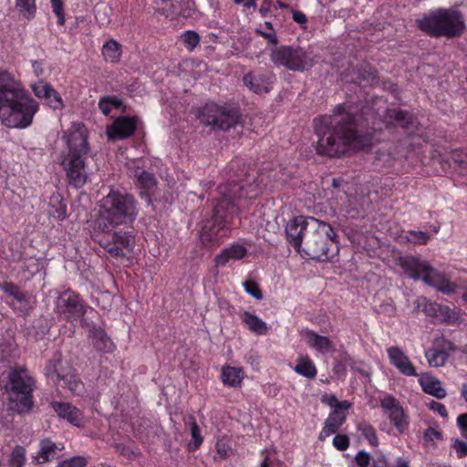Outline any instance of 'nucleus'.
Segmentation results:
<instances>
[{"label": "nucleus", "instance_id": "f257e3e1", "mask_svg": "<svg viewBox=\"0 0 467 467\" xmlns=\"http://www.w3.org/2000/svg\"><path fill=\"white\" fill-rule=\"evenodd\" d=\"M314 127L319 152L329 157L348 150H368L377 140V129L369 127L367 119H315Z\"/></svg>", "mask_w": 467, "mask_h": 467}, {"label": "nucleus", "instance_id": "f03ea898", "mask_svg": "<svg viewBox=\"0 0 467 467\" xmlns=\"http://www.w3.org/2000/svg\"><path fill=\"white\" fill-rule=\"evenodd\" d=\"M254 187L253 184L244 182L240 174L231 176L226 183L219 186L221 198L213 208L212 216L203 221L200 232L202 245L211 246L220 243V232L227 226L235 212V201L251 198L249 194Z\"/></svg>", "mask_w": 467, "mask_h": 467}, {"label": "nucleus", "instance_id": "7ed1b4c3", "mask_svg": "<svg viewBox=\"0 0 467 467\" xmlns=\"http://www.w3.org/2000/svg\"><path fill=\"white\" fill-rule=\"evenodd\" d=\"M66 148L59 153V163L70 186L80 189L88 182L87 159L89 154L88 130L80 121L72 122L64 132Z\"/></svg>", "mask_w": 467, "mask_h": 467}, {"label": "nucleus", "instance_id": "20e7f679", "mask_svg": "<svg viewBox=\"0 0 467 467\" xmlns=\"http://www.w3.org/2000/svg\"><path fill=\"white\" fill-rule=\"evenodd\" d=\"M139 214V203L126 191L110 189L99 202L94 222L95 233H110L119 225L133 223Z\"/></svg>", "mask_w": 467, "mask_h": 467}, {"label": "nucleus", "instance_id": "39448f33", "mask_svg": "<svg viewBox=\"0 0 467 467\" xmlns=\"http://www.w3.org/2000/svg\"><path fill=\"white\" fill-rule=\"evenodd\" d=\"M38 108L20 80L8 71L0 70V115L33 117Z\"/></svg>", "mask_w": 467, "mask_h": 467}, {"label": "nucleus", "instance_id": "423d86ee", "mask_svg": "<svg viewBox=\"0 0 467 467\" xmlns=\"http://www.w3.org/2000/svg\"><path fill=\"white\" fill-rule=\"evenodd\" d=\"M338 253L337 234L331 224L315 218L310 220L308 233L306 234L302 256L326 262L334 258Z\"/></svg>", "mask_w": 467, "mask_h": 467}, {"label": "nucleus", "instance_id": "0eeeda50", "mask_svg": "<svg viewBox=\"0 0 467 467\" xmlns=\"http://www.w3.org/2000/svg\"><path fill=\"white\" fill-rule=\"evenodd\" d=\"M420 30L431 36L454 38L460 36L465 23L460 11L454 8H436L417 20Z\"/></svg>", "mask_w": 467, "mask_h": 467}, {"label": "nucleus", "instance_id": "6e6552de", "mask_svg": "<svg viewBox=\"0 0 467 467\" xmlns=\"http://www.w3.org/2000/svg\"><path fill=\"white\" fill-rule=\"evenodd\" d=\"M399 265L409 277L414 280L421 279L426 285L436 288L442 294L452 295L458 293V285L448 280L426 260L412 255H405L400 257Z\"/></svg>", "mask_w": 467, "mask_h": 467}, {"label": "nucleus", "instance_id": "1a4fd4ad", "mask_svg": "<svg viewBox=\"0 0 467 467\" xmlns=\"http://www.w3.org/2000/svg\"><path fill=\"white\" fill-rule=\"evenodd\" d=\"M34 386L35 380L26 368H15L8 371L5 389L18 413H26L31 410Z\"/></svg>", "mask_w": 467, "mask_h": 467}, {"label": "nucleus", "instance_id": "9d476101", "mask_svg": "<svg viewBox=\"0 0 467 467\" xmlns=\"http://www.w3.org/2000/svg\"><path fill=\"white\" fill-rule=\"evenodd\" d=\"M270 60L276 67L294 72L310 70L317 62L312 51L299 46L283 45L271 49Z\"/></svg>", "mask_w": 467, "mask_h": 467}, {"label": "nucleus", "instance_id": "9b49d317", "mask_svg": "<svg viewBox=\"0 0 467 467\" xmlns=\"http://www.w3.org/2000/svg\"><path fill=\"white\" fill-rule=\"evenodd\" d=\"M45 375L53 384L68 389L71 392L79 394L82 382L74 373L72 367L61 358L60 354L54 356L45 368Z\"/></svg>", "mask_w": 467, "mask_h": 467}, {"label": "nucleus", "instance_id": "f8f14e48", "mask_svg": "<svg viewBox=\"0 0 467 467\" xmlns=\"http://www.w3.org/2000/svg\"><path fill=\"white\" fill-rule=\"evenodd\" d=\"M94 240L106 250L110 256L124 257L131 253L135 244V236L127 231L119 230L110 233H95Z\"/></svg>", "mask_w": 467, "mask_h": 467}, {"label": "nucleus", "instance_id": "ddd939ff", "mask_svg": "<svg viewBox=\"0 0 467 467\" xmlns=\"http://www.w3.org/2000/svg\"><path fill=\"white\" fill-rule=\"evenodd\" d=\"M87 309L79 295L70 289L59 294L55 302V312L69 322L82 319Z\"/></svg>", "mask_w": 467, "mask_h": 467}, {"label": "nucleus", "instance_id": "4468645a", "mask_svg": "<svg viewBox=\"0 0 467 467\" xmlns=\"http://www.w3.org/2000/svg\"><path fill=\"white\" fill-rule=\"evenodd\" d=\"M310 220H315V217L296 216L289 220L285 225V239L299 254L304 245L306 234L308 233Z\"/></svg>", "mask_w": 467, "mask_h": 467}, {"label": "nucleus", "instance_id": "2eb2a0df", "mask_svg": "<svg viewBox=\"0 0 467 467\" xmlns=\"http://www.w3.org/2000/svg\"><path fill=\"white\" fill-rule=\"evenodd\" d=\"M1 289L10 298L9 305L16 312L26 315L31 308V297L29 295L13 283H3Z\"/></svg>", "mask_w": 467, "mask_h": 467}, {"label": "nucleus", "instance_id": "dca6fc26", "mask_svg": "<svg viewBox=\"0 0 467 467\" xmlns=\"http://www.w3.org/2000/svg\"><path fill=\"white\" fill-rule=\"evenodd\" d=\"M137 119H114L106 130L109 140H124L133 134L137 127Z\"/></svg>", "mask_w": 467, "mask_h": 467}, {"label": "nucleus", "instance_id": "f3484780", "mask_svg": "<svg viewBox=\"0 0 467 467\" xmlns=\"http://www.w3.org/2000/svg\"><path fill=\"white\" fill-rule=\"evenodd\" d=\"M387 353L390 363L403 375L417 376L415 367L410 362L409 357L399 347H390L387 348Z\"/></svg>", "mask_w": 467, "mask_h": 467}, {"label": "nucleus", "instance_id": "a211bd4d", "mask_svg": "<svg viewBox=\"0 0 467 467\" xmlns=\"http://www.w3.org/2000/svg\"><path fill=\"white\" fill-rule=\"evenodd\" d=\"M50 406L59 418L65 419L78 427L82 424V413L77 407L70 403L60 401H53L50 403Z\"/></svg>", "mask_w": 467, "mask_h": 467}, {"label": "nucleus", "instance_id": "6ab92c4d", "mask_svg": "<svg viewBox=\"0 0 467 467\" xmlns=\"http://www.w3.org/2000/svg\"><path fill=\"white\" fill-rule=\"evenodd\" d=\"M58 447L50 439H43L39 441L38 452L32 457V463L36 465L45 464L58 457Z\"/></svg>", "mask_w": 467, "mask_h": 467}, {"label": "nucleus", "instance_id": "aec40b11", "mask_svg": "<svg viewBox=\"0 0 467 467\" xmlns=\"http://www.w3.org/2000/svg\"><path fill=\"white\" fill-rule=\"evenodd\" d=\"M247 254V249L239 244H234L217 254L214 258L216 267L225 266L232 260H241Z\"/></svg>", "mask_w": 467, "mask_h": 467}, {"label": "nucleus", "instance_id": "412c9836", "mask_svg": "<svg viewBox=\"0 0 467 467\" xmlns=\"http://www.w3.org/2000/svg\"><path fill=\"white\" fill-rule=\"evenodd\" d=\"M244 85L256 94L268 93L272 88V78L248 73L244 77Z\"/></svg>", "mask_w": 467, "mask_h": 467}, {"label": "nucleus", "instance_id": "4be33fe9", "mask_svg": "<svg viewBox=\"0 0 467 467\" xmlns=\"http://www.w3.org/2000/svg\"><path fill=\"white\" fill-rule=\"evenodd\" d=\"M88 337L91 338L94 348L100 352L110 353L115 349L114 343L105 331L95 325L89 329Z\"/></svg>", "mask_w": 467, "mask_h": 467}, {"label": "nucleus", "instance_id": "5701e85b", "mask_svg": "<svg viewBox=\"0 0 467 467\" xmlns=\"http://www.w3.org/2000/svg\"><path fill=\"white\" fill-rule=\"evenodd\" d=\"M242 323L250 332L258 336H265L268 333L270 327L259 317L248 311H242L239 314Z\"/></svg>", "mask_w": 467, "mask_h": 467}, {"label": "nucleus", "instance_id": "b1692460", "mask_svg": "<svg viewBox=\"0 0 467 467\" xmlns=\"http://www.w3.org/2000/svg\"><path fill=\"white\" fill-rule=\"evenodd\" d=\"M99 108L104 115H109L113 111L126 112L123 99L115 95L102 97L99 101Z\"/></svg>", "mask_w": 467, "mask_h": 467}, {"label": "nucleus", "instance_id": "393cba45", "mask_svg": "<svg viewBox=\"0 0 467 467\" xmlns=\"http://www.w3.org/2000/svg\"><path fill=\"white\" fill-rule=\"evenodd\" d=\"M306 337L308 345L321 354H327L334 348L332 341L327 337L320 336L312 330H307Z\"/></svg>", "mask_w": 467, "mask_h": 467}, {"label": "nucleus", "instance_id": "a878e982", "mask_svg": "<svg viewBox=\"0 0 467 467\" xmlns=\"http://www.w3.org/2000/svg\"><path fill=\"white\" fill-rule=\"evenodd\" d=\"M420 383L423 391L429 395L440 400L447 396V391L442 387L441 382L433 377L420 379Z\"/></svg>", "mask_w": 467, "mask_h": 467}, {"label": "nucleus", "instance_id": "bb28decb", "mask_svg": "<svg viewBox=\"0 0 467 467\" xmlns=\"http://www.w3.org/2000/svg\"><path fill=\"white\" fill-rule=\"evenodd\" d=\"M345 411L346 410H341L338 409L332 410L325 421L324 433L326 435H331L335 433L345 422L347 418Z\"/></svg>", "mask_w": 467, "mask_h": 467}, {"label": "nucleus", "instance_id": "cd10ccee", "mask_svg": "<svg viewBox=\"0 0 467 467\" xmlns=\"http://www.w3.org/2000/svg\"><path fill=\"white\" fill-rule=\"evenodd\" d=\"M49 210L48 213L50 216L57 220H64L67 216V205L63 202V198L60 193L54 192L49 198Z\"/></svg>", "mask_w": 467, "mask_h": 467}, {"label": "nucleus", "instance_id": "c85d7f7f", "mask_svg": "<svg viewBox=\"0 0 467 467\" xmlns=\"http://www.w3.org/2000/svg\"><path fill=\"white\" fill-rule=\"evenodd\" d=\"M221 379L224 385L237 388L241 386L243 371L241 368L226 366L222 368Z\"/></svg>", "mask_w": 467, "mask_h": 467}, {"label": "nucleus", "instance_id": "c756f323", "mask_svg": "<svg viewBox=\"0 0 467 467\" xmlns=\"http://www.w3.org/2000/svg\"><path fill=\"white\" fill-rule=\"evenodd\" d=\"M133 176L136 179V186L147 192L154 189L157 185V180L154 174L142 171L140 168L134 171Z\"/></svg>", "mask_w": 467, "mask_h": 467}, {"label": "nucleus", "instance_id": "7c9ffc66", "mask_svg": "<svg viewBox=\"0 0 467 467\" xmlns=\"http://www.w3.org/2000/svg\"><path fill=\"white\" fill-rule=\"evenodd\" d=\"M395 127H400L405 133L410 136L418 135L422 137L424 135L422 125L420 124L419 119H394Z\"/></svg>", "mask_w": 467, "mask_h": 467}, {"label": "nucleus", "instance_id": "2f4dec72", "mask_svg": "<svg viewBox=\"0 0 467 467\" xmlns=\"http://www.w3.org/2000/svg\"><path fill=\"white\" fill-rule=\"evenodd\" d=\"M121 54V46L114 39L107 41L102 47V55L107 62H119Z\"/></svg>", "mask_w": 467, "mask_h": 467}, {"label": "nucleus", "instance_id": "473e14b6", "mask_svg": "<svg viewBox=\"0 0 467 467\" xmlns=\"http://www.w3.org/2000/svg\"><path fill=\"white\" fill-rule=\"evenodd\" d=\"M294 369L297 374L310 379H315L317 373L314 362L307 356L300 357Z\"/></svg>", "mask_w": 467, "mask_h": 467}, {"label": "nucleus", "instance_id": "72a5a7b5", "mask_svg": "<svg viewBox=\"0 0 467 467\" xmlns=\"http://www.w3.org/2000/svg\"><path fill=\"white\" fill-rule=\"evenodd\" d=\"M357 430L360 436L368 441L373 447L379 446V439L376 429L368 421L360 420L357 423Z\"/></svg>", "mask_w": 467, "mask_h": 467}, {"label": "nucleus", "instance_id": "f704fd0d", "mask_svg": "<svg viewBox=\"0 0 467 467\" xmlns=\"http://www.w3.org/2000/svg\"><path fill=\"white\" fill-rule=\"evenodd\" d=\"M240 119H202L203 126H211L213 130L227 131L230 128L235 126Z\"/></svg>", "mask_w": 467, "mask_h": 467}, {"label": "nucleus", "instance_id": "c9c22d12", "mask_svg": "<svg viewBox=\"0 0 467 467\" xmlns=\"http://www.w3.org/2000/svg\"><path fill=\"white\" fill-rule=\"evenodd\" d=\"M425 358L431 367H441L445 364L448 359V355L445 350H441L438 347L433 348L425 351Z\"/></svg>", "mask_w": 467, "mask_h": 467}, {"label": "nucleus", "instance_id": "e433bc0d", "mask_svg": "<svg viewBox=\"0 0 467 467\" xmlns=\"http://www.w3.org/2000/svg\"><path fill=\"white\" fill-rule=\"evenodd\" d=\"M196 117H232L230 113L222 106H219L213 102L206 103L205 106L201 109Z\"/></svg>", "mask_w": 467, "mask_h": 467}, {"label": "nucleus", "instance_id": "4c0bfd02", "mask_svg": "<svg viewBox=\"0 0 467 467\" xmlns=\"http://www.w3.org/2000/svg\"><path fill=\"white\" fill-rule=\"evenodd\" d=\"M438 305L439 304H437L436 302H432L425 296H419L414 301V306H415L414 310L416 312L422 311L428 317H433L434 315H436V310L438 308Z\"/></svg>", "mask_w": 467, "mask_h": 467}, {"label": "nucleus", "instance_id": "58836bf2", "mask_svg": "<svg viewBox=\"0 0 467 467\" xmlns=\"http://www.w3.org/2000/svg\"><path fill=\"white\" fill-rule=\"evenodd\" d=\"M16 7L26 19H31L36 12V0H16Z\"/></svg>", "mask_w": 467, "mask_h": 467}, {"label": "nucleus", "instance_id": "ea45409f", "mask_svg": "<svg viewBox=\"0 0 467 467\" xmlns=\"http://www.w3.org/2000/svg\"><path fill=\"white\" fill-rule=\"evenodd\" d=\"M9 463L12 467H24L26 463V449L21 445H16L11 454Z\"/></svg>", "mask_w": 467, "mask_h": 467}, {"label": "nucleus", "instance_id": "a19ab883", "mask_svg": "<svg viewBox=\"0 0 467 467\" xmlns=\"http://www.w3.org/2000/svg\"><path fill=\"white\" fill-rule=\"evenodd\" d=\"M380 406L382 410L388 413L389 417L394 412L402 409L399 400L391 395H387L382 398L380 400Z\"/></svg>", "mask_w": 467, "mask_h": 467}, {"label": "nucleus", "instance_id": "79ce46f5", "mask_svg": "<svg viewBox=\"0 0 467 467\" xmlns=\"http://www.w3.org/2000/svg\"><path fill=\"white\" fill-rule=\"evenodd\" d=\"M323 404H326L334 410H348L350 407V403L347 400L339 401L335 395L324 394L320 399Z\"/></svg>", "mask_w": 467, "mask_h": 467}, {"label": "nucleus", "instance_id": "37998d69", "mask_svg": "<svg viewBox=\"0 0 467 467\" xmlns=\"http://www.w3.org/2000/svg\"><path fill=\"white\" fill-rule=\"evenodd\" d=\"M389 418L400 433H403L408 429L409 421L405 416L403 408L391 414Z\"/></svg>", "mask_w": 467, "mask_h": 467}, {"label": "nucleus", "instance_id": "c03bdc74", "mask_svg": "<svg viewBox=\"0 0 467 467\" xmlns=\"http://www.w3.org/2000/svg\"><path fill=\"white\" fill-rule=\"evenodd\" d=\"M334 113L337 116L357 117L359 114L358 106H354L350 102H346L337 105L335 109Z\"/></svg>", "mask_w": 467, "mask_h": 467}, {"label": "nucleus", "instance_id": "a18cd8bd", "mask_svg": "<svg viewBox=\"0 0 467 467\" xmlns=\"http://www.w3.org/2000/svg\"><path fill=\"white\" fill-rule=\"evenodd\" d=\"M348 183L342 178H333L332 182L328 190L331 192V195L337 199H343V195H347L345 186Z\"/></svg>", "mask_w": 467, "mask_h": 467}, {"label": "nucleus", "instance_id": "49530a36", "mask_svg": "<svg viewBox=\"0 0 467 467\" xmlns=\"http://www.w3.org/2000/svg\"><path fill=\"white\" fill-rule=\"evenodd\" d=\"M33 119H0L1 125L10 129H26L32 124Z\"/></svg>", "mask_w": 467, "mask_h": 467}, {"label": "nucleus", "instance_id": "de8ad7c7", "mask_svg": "<svg viewBox=\"0 0 467 467\" xmlns=\"http://www.w3.org/2000/svg\"><path fill=\"white\" fill-rule=\"evenodd\" d=\"M191 435L192 441L190 442L189 446L192 450L194 451L198 449L202 444V437L201 435L200 428L193 418H191Z\"/></svg>", "mask_w": 467, "mask_h": 467}, {"label": "nucleus", "instance_id": "09e8293b", "mask_svg": "<svg viewBox=\"0 0 467 467\" xmlns=\"http://www.w3.org/2000/svg\"><path fill=\"white\" fill-rule=\"evenodd\" d=\"M430 234L423 231H409L406 238L414 244H425L430 240Z\"/></svg>", "mask_w": 467, "mask_h": 467}, {"label": "nucleus", "instance_id": "8fccbe9b", "mask_svg": "<svg viewBox=\"0 0 467 467\" xmlns=\"http://www.w3.org/2000/svg\"><path fill=\"white\" fill-rule=\"evenodd\" d=\"M46 103L55 109H62L63 101L58 92L51 88L46 98H44Z\"/></svg>", "mask_w": 467, "mask_h": 467}, {"label": "nucleus", "instance_id": "3c124183", "mask_svg": "<svg viewBox=\"0 0 467 467\" xmlns=\"http://www.w3.org/2000/svg\"><path fill=\"white\" fill-rule=\"evenodd\" d=\"M433 317L439 323H447L453 317V313L449 306L438 305L436 315Z\"/></svg>", "mask_w": 467, "mask_h": 467}, {"label": "nucleus", "instance_id": "603ef678", "mask_svg": "<svg viewBox=\"0 0 467 467\" xmlns=\"http://www.w3.org/2000/svg\"><path fill=\"white\" fill-rule=\"evenodd\" d=\"M30 87L35 96L41 99L47 97L48 91L52 88L49 84L42 80H39L36 83H32Z\"/></svg>", "mask_w": 467, "mask_h": 467}, {"label": "nucleus", "instance_id": "864d4df0", "mask_svg": "<svg viewBox=\"0 0 467 467\" xmlns=\"http://www.w3.org/2000/svg\"><path fill=\"white\" fill-rule=\"evenodd\" d=\"M243 285H244L245 292L248 295L252 296L253 297H254L257 300H261L263 298L262 291L259 288L258 284L255 281H254L252 279L246 280L243 283Z\"/></svg>", "mask_w": 467, "mask_h": 467}, {"label": "nucleus", "instance_id": "5fc2aeb1", "mask_svg": "<svg viewBox=\"0 0 467 467\" xmlns=\"http://www.w3.org/2000/svg\"><path fill=\"white\" fill-rule=\"evenodd\" d=\"M182 39L186 48L190 51H192L200 42V36L194 31H186L182 35Z\"/></svg>", "mask_w": 467, "mask_h": 467}, {"label": "nucleus", "instance_id": "6e6d98bb", "mask_svg": "<svg viewBox=\"0 0 467 467\" xmlns=\"http://www.w3.org/2000/svg\"><path fill=\"white\" fill-rule=\"evenodd\" d=\"M257 33L262 35L272 43L277 42V37L271 22H265L264 26L257 29Z\"/></svg>", "mask_w": 467, "mask_h": 467}, {"label": "nucleus", "instance_id": "4d7b16f0", "mask_svg": "<svg viewBox=\"0 0 467 467\" xmlns=\"http://www.w3.org/2000/svg\"><path fill=\"white\" fill-rule=\"evenodd\" d=\"M87 460L83 456H74L69 459L63 460L57 467H85Z\"/></svg>", "mask_w": 467, "mask_h": 467}, {"label": "nucleus", "instance_id": "13d9d810", "mask_svg": "<svg viewBox=\"0 0 467 467\" xmlns=\"http://www.w3.org/2000/svg\"><path fill=\"white\" fill-rule=\"evenodd\" d=\"M51 6L54 14L57 17V23L63 25L65 23V17L62 0H51Z\"/></svg>", "mask_w": 467, "mask_h": 467}, {"label": "nucleus", "instance_id": "bf43d9fd", "mask_svg": "<svg viewBox=\"0 0 467 467\" xmlns=\"http://www.w3.org/2000/svg\"><path fill=\"white\" fill-rule=\"evenodd\" d=\"M333 445L338 451H346L349 447V439L345 434H337L333 439Z\"/></svg>", "mask_w": 467, "mask_h": 467}, {"label": "nucleus", "instance_id": "052dcab7", "mask_svg": "<svg viewBox=\"0 0 467 467\" xmlns=\"http://www.w3.org/2000/svg\"><path fill=\"white\" fill-rule=\"evenodd\" d=\"M356 463L358 467H368L370 464L371 456L365 451H360L355 457Z\"/></svg>", "mask_w": 467, "mask_h": 467}, {"label": "nucleus", "instance_id": "680f3d73", "mask_svg": "<svg viewBox=\"0 0 467 467\" xmlns=\"http://www.w3.org/2000/svg\"><path fill=\"white\" fill-rule=\"evenodd\" d=\"M423 437L426 441H434L435 440H441L442 434L440 431L429 427L425 430Z\"/></svg>", "mask_w": 467, "mask_h": 467}, {"label": "nucleus", "instance_id": "e2e57ef3", "mask_svg": "<svg viewBox=\"0 0 467 467\" xmlns=\"http://www.w3.org/2000/svg\"><path fill=\"white\" fill-rule=\"evenodd\" d=\"M379 314H384L388 317H393L396 314V307L392 302L381 304L378 310Z\"/></svg>", "mask_w": 467, "mask_h": 467}, {"label": "nucleus", "instance_id": "0e129e2a", "mask_svg": "<svg viewBox=\"0 0 467 467\" xmlns=\"http://www.w3.org/2000/svg\"><path fill=\"white\" fill-rule=\"evenodd\" d=\"M435 346L438 347L441 350H445L448 356L450 351L454 350L453 343L445 338L437 339L435 341Z\"/></svg>", "mask_w": 467, "mask_h": 467}, {"label": "nucleus", "instance_id": "69168bd1", "mask_svg": "<svg viewBox=\"0 0 467 467\" xmlns=\"http://www.w3.org/2000/svg\"><path fill=\"white\" fill-rule=\"evenodd\" d=\"M456 421L462 435L467 439V413L460 414Z\"/></svg>", "mask_w": 467, "mask_h": 467}, {"label": "nucleus", "instance_id": "338daca9", "mask_svg": "<svg viewBox=\"0 0 467 467\" xmlns=\"http://www.w3.org/2000/svg\"><path fill=\"white\" fill-rule=\"evenodd\" d=\"M453 447L459 458H462L467 455V442L456 441Z\"/></svg>", "mask_w": 467, "mask_h": 467}, {"label": "nucleus", "instance_id": "774afa93", "mask_svg": "<svg viewBox=\"0 0 467 467\" xmlns=\"http://www.w3.org/2000/svg\"><path fill=\"white\" fill-rule=\"evenodd\" d=\"M430 408L433 411L438 412L442 418H447L448 417L447 409H446V407L442 403H440V402H437V401H432L431 403V405H430Z\"/></svg>", "mask_w": 467, "mask_h": 467}]
</instances>
